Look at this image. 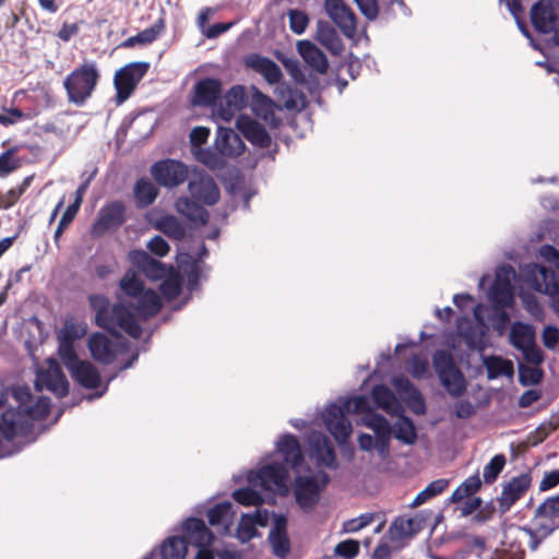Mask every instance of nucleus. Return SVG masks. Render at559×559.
I'll use <instances>...</instances> for the list:
<instances>
[{
  "mask_svg": "<svg viewBox=\"0 0 559 559\" xmlns=\"http://www.w3.org/2000/svg\"><path fill=\"white\" fill-rule=\"evenodd\" d=\"M88 304L95 312V324L111 335H119L123 331L133 338H140L142 326L136 322L135 314L143 321L155 317L163 307L158 294L148 288L136 297V302L111 305L104 295H90Z\"/></svg>",
  "mask_w": 559,
  "mask_h": 559,
  "instance_id": "f257e3e1",
  "label": "nucleus"
},
{
  "mask_svg": "<svg viewBox=\"0 0 559 559\" xmlns=\"http://www.w3.org/2000/svg\"><path fill=\"white\" fill-rule=\"evenodd\" d=\"M50 399L39 396L33 400L24 412H14L9 408L0 415V432L2 437L12 441L19 436H26L33 428L34 420L45 419L50 413Z\"/></svg>",
  "mask_w": 559,
  "mask_h": 559,
  "instance_id": "f03ea898",
  "label": "nucleus"
},
{
  "mask_svg": "<svg viewBox=\"0 0 559 559\" xmlns=\"http://www.w3.org/2000/svg\"><path fill=\"white\" fill-rule=\"evenodd\" d=\"M100 71L94 61H84L63 80L67 100L78 107L84 106L95 93Z\"/></svg>",
  "mask_w": 559,
  "mask_h": 559,
  "instance_id": "7ed1b4c3",
  "label": "nucleus"
},
{
  "mask_svg": "<svg viewBox=\"0 0 559 559\" xmlns=\"http://www.w3.org/2000/svg\"><path fill=\"white\" fill-rule=\"evenodd\" d=\"M361 424L371 429L376 438L369 433H360L357 439L359 449L366 452L376 449L379 456L385 459L390 453L392 437V426L388 419L381 414H370V416L362 417Z\"/></svg>",
  "mask_w": 559,
  "mask_h": 559,
  "instance_id": "20e7f679",
  "label": "nucleus"
},
{
  "mask_svg": "<svg viewBox=\"0 0 559 559\" xmlns=\"http://www.w3.org/2000/svg\"><path fill=\"white\" fill-rule=\"evenodd\" d=\"M432 365L441 384L453 397H461L465 394L467 384L463 372L455 365L451 353L438 349L432 355Z\"/></svg>",
  "mask_w": 559,
  "mask_h": 559,
  "instance_id": "39448f33",
  "label": "nucleus"
},
{
  "mask_svg": "<svg viewBox=\"0 0 559 559\" xmlns=\"http://www.w3.org/2000/svg\"><path fill=\"white\" fill-rule=\"evenodd\" d=\"M150 63L145 61L130 62L116 71L114 86L118 104L126 102L135 91L138 84L145 76Z\"/></svg>",
  "mask_w": 559,
  "mask_h": 559,
  "instance_id": "423d86ee",
  "label": "nucleus"
},
{
  "mask_svg": "<svg viewBox=\"0 0 559 559\" xmlns=\"http://www.w3.org/2000/svg\"><path fill=\"white\" fill-rule=\"evenodd\" d=\"M127 206L121 200L104 204L91 227L93 237H102L109 231L118 230L127 222Z\"/></svg>",
  "mask_w": 559,
  "mask_h": 559,
  "instance_id": "0eeeda50",
  "label": "nucleus"
},
{
  "mask_svg": "<svg viewBox=\"0 0 559 559\" xmlns=\"http://www.w3.org/2000/svg\"><path fill=\"white\" fill-rule=\"evenodd\" d=\"M329 475L320 471L316 476H297L294 483V493L301 508H313L320 497L321 490L329 484Z\"/></svg>",
  "mask_w": 559,
  "mask_h": 559,
  "instance_id": "6e6552de",
  "label": "nucleus"
},
{
  "mask_svg": "<svg viewBox=\"0 0 559 559\" xmlns=\"http://www.w3.org/2000/svg\"><path fill=\"white\" fill-rule=\"evenodd\" d=\"M153 178L163 187H177L188 178L187 166L176 159L156 162L151 167Z\"/></svg>",
  "mask_w": 559,
  "mask_h": 559,
  "instance_id": "1a4fd4ad",
  "label": "nucleus"
},
{
  "mask_svg": "<svg viewBox=\"0 0 559 559\" xmlns=\"http://www.w3.org/2000/svg\"><path fill=\"white\" fill-rule=\"evenodd\" d=\"M37 390L46 389L61 399L69 393V382L60 365L56 360L49 361L48 368L37 374Z\"/></svg>",
  "mask_w": 559,
  "mask_h": 559,
  "instance_id": "9d476101",
  "label": "nucleus"
},
{
  "mask_svg": "<svg viewBox=\"0 0 559 559\" xmlns=\"http://www.w3.org/2000/svg\"><path fill=\"white\" fill-rule=\"evenodd\" d=\"M324 9L341 32L353 38L357 31L356 15L343 0H325Z\"/></svg>",
  "mask_w": 559,
  "mask_h": 559,
  "instance_id": "9b49d317",
  "label": "nucleus"
},
{
  "mask_svg": "<svg viewBox=\"0 0 559 559\" xmlns=\"http://www.w3.org/2000/svg\"><path fill=\"white\" fill-rule=\"evenodd\" d=\"M531 483L532 478L530 474L524 473L512 477L506 485H503L501 496L497 500L500 513L503 514L508 512L530 489Z\"/></svg>",
  "mask_w": 559,
  "mask_h": 559,
  "instance_id": "f8f14e48",
  "label": "nucleus"
},
{
  "mask_svg": "<svg viewBox=\"0 0 559 559\" xmlns=\"http://www.w3.org/2000/svg\"><path fill=\"white\" fill-rule=\"evenodd\" d=\"M247 103L248 96L245 86L234 85L219 98L215 112L222 120L228 122L238 111L246 108Z\"/></svg>",
  "mask_w": 559,
  "mask_h": 559,
  "instance_id": "ddd939ff",
  "label": "nucleus"
},
{
  "mask_svg": "<svg viewBox=\"0 0 559 559\" xmlns=\"http://www.w3.org/2000/svg\"><path fill=\"white\" fill-rule=\"evenodd\" d=\"M345 414L344 408L336 404H331L323 413L325 427L338 443L346 442L353 431Z\"/></svg>",
  "mask_w": 559,
  "mask_h": 559,
  "instance_id": "4468645a",
  "label": "nucleus"
},
{
  "mask_svg": "<svg viewBox=\"0 0 559 559\" xmlns=\"http://www.w3.org/2000/svg\"><path fill=\"white\" fill-rule=\"evenodd\" d=\"M531 22L534 28L540 34L556 32L558 15L550 1L539 0L531 9Z\"/></svg>",
  "mask_w": 559,
  "mask_h": 559,
  "instance_id": "2eb2a0df",
  "label": "nucleus"
},
{
  "mask_svg": "<svg viewBox=\"0 0 559 559\" xmlns=\"http://www.w3.org/2000/svg\"><path fill=\"white\" fill-rule=\"evenodd\" d=\"M238 131L252 145L260 148H267L272 143L271 135L265 127L249 116L240 115L236 120Z\"/></svg>",
  "mask_w": 559,
  "mask_h": 559,
  "instance_id": "dca6fc26",
  "label": "nucleus"
},
{
  "mask_svg": "<svg viewBox=\"0 0 559 559\" xmlns=\"http://www.w3.org/2000/svg\"><path fill=\"white\" fill-rule=\"evenodd\" d=\"M222 95V82L218 79L205 78L193 86L192 104L200 107H217Z\"/></svg>",
  "mask_w": 559,
  "mask_h": 559,
  "instance_id": "f3484780",
  "label": "nucleus"
},
{
  "mask_svg": "<svg viewBox=\"0 0 559 559\" xmlns=\"http://www.w3.org/2000/svg\"><path fill=\"white\" fill-rule=\"evenodd\" d=\"M309 445L311 456L316 460L318 466L336 468V453L330 439L320 432H313L309 436Z\"/></svg>",
  "mask_w": 559,
  "mask_h": 559,
  "instance_id": "a211bd4d",
  "label": "nucleus"
},
{
  "mask_svg": "<svg viewBox=\"0 0 559 559\" xmlns=\"http://www.w3.org/2000/svg\"><path fill=\"white\" fill-rule=\"evenodd\" d=\"M392 384L413 413L417 415L425 414L424 396L408 378L403 374L396 376L393 378Z\"/></svg>",
  "mask_w": 559,
  "mask_h": 559,
  "instance_id": "6ab92c4d",
  "label": "nucleus"
},
{
  "mask_svg": "<svg viewBox=\"0 0 559 559\" xmlns=\"http://www.w3.org/2000/svg\"><path fill=\"white\" fill-rule=\"evenodd\" d=\"M188 545L212 546L214 542L213 532L199 518H189L182 525V535Z\"/></svg>",
  "mask_w": 559,
  "mask_h": 559,
  "instance_id": "aec40b11",
  "label": "nucleus"
},
{
  "mask_svg": "<svg viewBox=\"0 0 559 559\" xmlns=\"http://www.w3.org/2000/svg\"><path fill=\"white\" fill-rule=\"evenodd\" d=\"M88 350L94 360L110 365L117 356V343L111 341L104 333L96 332L87 341Z\"/></svg>",
  "mask_w": 559,
  "mask_h": 559,
  "instance_id": "412c9836",
  "label": "nucleus"
},
{
  "mask_svg": "<svg viewBox=\"0 0 559 559\" xmlns=\"http://www.w3.org/2000/svg\"><path fill=\"white\" fill-rule=\"evenodd\" d=\"M260 485L266 489H277L280 491H287L288 471L282 463H271L262 466L258 474Z\"/></svg>",
  "mask_w": 559,
  "mask_h": 559,
  "instance_id": "4be33fe9",
  "label": "nucleus"
},
{
  "mask_svg": "<svg viewBox=\"0 0 559 559\" xmlns=\"http://www.w3.org/2000/svg\"><path fill=\"white\" fill-rule=\"evenodd\" d=\"M215 146L221 155L227 157L240 156L246 148L240 135L229 128H218Z\"/></svg>",
  "mask_w": 559,
  "mask_h": 559,
  "instance_id": "5701e85b",
  "label": "nucleus"
},
{
  "mask_svg": "<svg viewBox=\"0 0 559 559\" xmlns=\"http://www.w3.org/2000/svg\"><path fill=\"white\" fill-rule=\"evenodd\" d=\"M189 191L194 200L206 205L216 204L221 197L218 186L210 176L201 177L198 180L190 181Z\"/></svg>",
  "mask_w": 559,
  "mask_h": 559,
  "instance_id": "b1692460",
  "label": "nucleus"
},
{
  "mask_svg": "<svg viewBox=\"0 0 559 559\" xmlns=\"http://www.w3.org/2000/svg\"><path fill=\"white\" fill-rule=\"evenodd\" d=\"M73 380L87 390L97 389L102 384L99 370L88 360H81L69 370Z\"/></svg>",
  "mask_w": 559,
  "mask_h": 559,
  "instance_id": "393cba45",
  "label": "nucleus"
},
{
  "mask_svg": "<svg viewBox=\"0 0 559 559\" xmlns=\"http://www.w3.org/2000/svg\"><path fill=\"white\" fill-rule=\"evenodd\" d=\"M298 52L304 61L320 74L326 73L329 61L325 53L309 40H300L297 44Z\"/></svg>",
  "mask_w": 559,
  "mask_h": 559,
  "instance_id": "a878e982",
  "label": "nucleus"
},
{
  "mask_svg": "<svg viewBox=\"0 0 559 559\" xmlns=\"http://www.w3.org/2000/svg\"><path fill=\"white\" fill-rule=\"evenodd\" d=\"M247 66L261 74L269 84H277L283 78L281 68L267 57L252 55L248 58Z\"/></svg>",
  "mask_w": 559,
  "mask_h": 559,
  "instance_id": "bb28decb",
  "label": "nucleus"
},
{
  "mask_svg": "<svg viewBox=\"0 0 559 559\" xmlns=\"http://www.w3.org/2000/svg\"><path fill=\"white\" fill-rule=\"evenodd\" d=\"M131 260L151 280L156 281L165 276L166 269L164 264L143 250L133 251Z\"/></svg>",
  "mask_w": 559,
  "mask_h": 559,
  "instance_id": "cd10ccee",
  "label": "nucleus"
},
{
  "mask_svg": "<svg viewBox=\"0 0 559 559\" xmlns=\"http://www.w3.org/2000/svg\"><path fill=\"white\" fill-rule=\"evenodd\" d=\"M277 450L283 455L284 461L293 468L304 463V454L296 436L292 433L284 435L277 442Z\"/></svg>",
  "mask_w": 559,
  "mask_h": 559,
  "instance_id": "c85d7f7f",
  "label": "nucleus"
},
{
  "mask_svg": "<svg viewBox=\"0 0 559 559\" xmlns=\"http://www.w3.org/2000/svg\"><path fill=\"white\" fill-rule=\"evenodd\" d=\"M371 396L377 407L389 415H400L403 407L395 394L384 384H377L371 390Z\"/></svg>",
  "mask_w": 559,
  "mask_h": 559,
  "instance_id": "c756f323",
  "label": "nucleus"
},
{
  "mask_svg": "<svg viewBox=\"0 0 559 559\" xmlns=\"http://www.w3.org/2000/svg\"><path fill=\"white\" fill-rule=\"evenodd\" d=\"M175 207L178 213L187 217L191 223L203 226L209 222V212L197 201L181 197L176 201Z\"/></svg>",
  "mask_w": 559,
  "mask_h": 559,
  "instance_id": "7c9ffc66",
  "label": "nucleus"
},
{
  "mask_svg": "<svg viewBox=\"0 0 559 559\" xmlns=\"http://www.w3.org/2000/svg\"><path fill=\"white\" fill-rule=\"evenodd\" d=\"M206 515L209 523L212 526H222L221 532L225 534L228 532L229 525L233 523V503L229 501L216 503L207 511Z\"/></svg>",
  "mask_w": 559,
  "mask_h": 559,
  "instance_id": "2f4dec72",
  "label": "nucleus"
},
{
  "mask_svg": "<svg viewBox=\"0 0 559 559\" xmlns=\"http://www.w3.org/2000/svg\"><path fill=\"white\" fill-rule=\"evenodd\" d=\"M317 38L334 56L342 53L344 50V44L336 29L328 22L318 23Z\"/></svg>",
  "mask_w": 559,
  "mask_h": 559,
  "instance_id": "473e14b6",
  "label": "nucleus"
},
{
  "mask_svg": "<svg viewBox=\"0 0 559 559\" xmlns=\"http://www.w3.org/2000/svg\"><path fill=\"white\" fill-rule=\"evenodd\" d=\"M420 530V523L416 519L397 516L391 523L389 534L393 540H401L416 535Z\"/></svg>",
  "mask_w": 559,
  "mask_h": 559,
  "instance_id": "72a5a7b5",
  "label": "nucleus"
},
{
  "mask_svg": "<svg viewBox=\"0 0 559 559\" xmlns=\"http://www.w3.org/2000/svg\"><path fill=\"white\" fill-rule=\"evenodd\" d=\"M133 195L138 207H146L156 200L158 189L148 178L142 177L133 187Z\"/></svg>",
  "mask_w": 559,
  "mask_h": 559,
  "instance_id": "f704fd0d",
  "label": "nucleus"
},
{
  "mask_svg": "<svg viewBox=\"0 0 559 559\" xmlns=\"http://www.w3.org/2000/svg\"><path fill=\"white\" fill-rule=\"evenodd\" d=\"M154 228L174 240H182L186 237V228L174 215H163L154 223Z\"/></svg>",
  "mask_w": 559,
  "mask_h": 559,
  "instance_id": "c9c22d12",
  "label": "nucleus"
},
{
  "mask_svg": "<svg viewBox=\"0 0 559 559\" xmlns=\"http://www.w3.org/2000/svg\"><path fill=\"white\" fill-rule=\"evenodd\" d=\"M489 298L496 306H499L500 308L510 306L513 299L510 281L507 278H500L498 276L489 289Z\"/></svg>",
  "mask_w": 559,
  "mask_h": 559,
  "instance_id": "e433bc0d",
  "label": "nucleus"
},
{
  "mask_svg": "<svg viewBox=\"0 0 559 559\" xmlns=\"http://www.w3.org/2000/svg\"><path fill=\"white\" fill-rule=\"evenodd\" d=\"M397 416L399 418L394 423L392 435L395 439L405 444H414L418 436L413 420L402 413Z\"/></svg>",
  "mask_w": 559,
  "mask_h": 559,
  "instance_id": "4c0bfd02",
  "label": "nucleus"
},
{
  "mask_svg": "<svg viewBox=\"0 0 559 559\" xmlns=\"http://www.w3.org/2000/svg\"><path fill=\"white\" fill-rule=\"evenodd\" d=\"M510 342L516 348L521 349L535 342V332L530 324L522 322L513 323L510 331Z\"/></svg>",
  "mask_w": 559,
  "mask_h": 559,
  "instance_id": "58836bf2",
  "label": "nucleus"
},
{
  "mask_svg": "<svg viewBox=\"0 0 559 559\" xmlns=\"http://www.w3.org/2000/svg\"><path fill=\"white\" fill-rule=\"evenodd\" d=\"M19 151L20 146L14 145L0 153V178H7L22 167Z\"/></svg>",
  "mask_w": 559,
  "mask_h": 559,
  "instance_id": "ea45409f",
  "label": "nucleus"
},
{
  "mask_svg": "<svg viewBox=\"0 0 559 559\" xmlns=\"http://www.w3.org/2000/svg\"><path fill=\"white\" fill-rule=\"evenodd\" d=\"M187 550L188 543L182 536H171L163 543L160 555L163 559H185Z\"/></svg>",
  "mask_w": 559,
  "mask_h": 559,
  "instance_id": "a19ab883",
  "label": "nucleus"
},
{
  "mask_svg": "<svg viewBox=\"0 0 559 559\" xmlns=\"http://www.w3.org/2000/svg\"><path fill=\"white\" fill-rule=\"evenodd\" d=\"M488 379H496L500 376H512L514 372L513 364L509 359L500 356H489L484 360Z\"/></svg>",
  "mask_w": 559,
  "mask_h": 559,
  "instance_id": "79ce46f5",
  "label": "nucleus"
},
{
  "mask_svg": "<svg viewBox=\"0 0 559 559\" xmlns=\"http://www.w3.org/2000/svg\"><path fill=\"white\" fill-rule=\"evenodd\" d=\"M481 487V480L478 473L467 477L451 495L453 503H460L465 498L473 497Z\"/></svg>",
  "mask_w": 559,
  "mask_h": 559,
  "instance_id": "37998d69",
  "label": "nucleus"
},
{
  "mask_svg": "<svg viewBox=\"0 0 559 559\" xmlns=\"http://www.w3.org/2000/svg\"><path fill=\"white\" fill-rule=\"evenodd\" d=\"M449 486L448 479H436L427 485V487L421 490L412 502L411 507H419L420 504L427 502L433 497H437L438 495L442 493L447 487Z\"/></svg>",
  "mask_w": 559,
  "mask_h": 559,
  "instance_id": "c03bdc74",
  "label": "nucleus"
},
{
  "mask_svg": "<svg viewBox=\"0 0 559 559\" xmlns=\"http://www.w3.org/2000/svg\"><path fill=\"white\" fill-rule=\"evenodd\" d=\"M283 105L286 109H302L306 106L305 94L292 86L285 85L281 87Z\"/></svg>",
  "mask_w": 559,
  "mask_h": 559,
  "instance_id": "a18cd8bd",
  "label": "nucleus"
},
{
  "mask_svg": "<svg viewBox=\"0 0 559 559\" xmlns=\"http://www.w3.org/2000/svg\"><path fill=\"white\" fill-rule=\"evenodd\" d=\"M159 290L168 301L175 300L182 290L180 275L178 273H173L164 278L159 285Z\"/></svg>",
  "mask_w": 559,
  "mask_h": 559,
  "instance_id": "49530a36",
  "label": "nucleus"
},
{
  "mask_svg": "<svg viewBox=\"0 0 559 559\" xmlns=\"http://www.w3.org/2000/svg\"><path fill=\"white\" fill-rule=\"evenodd\" d=\"M120 288L130 297H138L145 290L143 281L131 270H129L121 278Z\"/></svg>",
  "mask_w": 559,
  "mask_h": 559,
  "instance_id": "de8ad7c7",
  "label": "nucleus"
},
{
  "mask_svg": "<svg viewBox=\"0 0 559 559\" xmlns=\"http://www.w3.org/2000/svg\"><path fill=\"white\" fill-rule=\"evenodd\" d=\"M507 463V459L504 454H496L488 464L484 466V481L486 484H492L497 480L498 476L504 468V465Z\"/></svg>",
  "mask_w": 559,
  "mask_h": 559,
  "instance_id": "09e8293b",
  "label": "nucleus"
},
{
  "mask_svg": "<svg viewBox=\"0 0 559 559\" xmlns=\"http://www.w3.org/2000/svg\"><path fill=\"white\" fill-rule=\"evenodd\" d=\"M344 408L345 413L353 414H365V416H370V414H377L369 405V401L365 395H358L353 399L346 400L341 406Z\"/></svg>",
  "mask_w": 559,
  "mask_h": 559,
  "instance_id": "8fccbe9b",
  "label": "nucleus"
},
{
  "mask_svg": "<svg viewBox=\"0 0 559 559\" xmlns=\"http://www.w3.org/2000/svg\"><path fill=\"white\" fill-rule=\"evenodd\" d=\"M233 498L245 507H259L263 503L260 493L249 487L236 489L233 492Z\"/></svg>",
  "mask_w": 559,
  "mask_h": 559,
  "instance_id": "3c124183",
  "label": "nucleus"
},
{
  "mask_svg": "<svg viewBox=\"0 0 559 559\" xmlns=\"http://www.w3.org/2000/svg\"><path fill=\"white\" fill-rule=\"evenodd\" d=\"M549 519L554 520L559 518V495L547 498L539 507L536 509L534 519Z\"/></svg>",
  "mask_w": 559,
  "mask_h": 559,
  "instance_id": "603ef678",
  "label": "nucleus"
},
{
  "mask_svg": "<svg viewBox=\"0 0 559 559\" xmlns=\"http://www.w3.org/2000/svg\"><path fill=\"white\" fill-rule=\"evenodd\" d=\"M269 539L275 556L285 558L289 554L290 542L287 533H270Z\"/></svg>",
  "mask_w": 559,
  "mask_h": 559,
  "instance_id": "864d4df0",
  "label": "nucleus"
},
{
  "mask_svg": "<svg viewBox=\"0 0 559 559\" xmlns=\"http://www.w3.org/2000/svg\"><path fill=\"white\" fill-rule=\"evenodd\" d=\"M59 356L68 370L81 361L75 353L72 341L67 336H64L59 345Z\"/></svg>",
  "mask_w": 559,
  "mask_h": 559,
  "instance_id": "5fc2aeb1",
  "label": "nucleus"
},
{
  "mask_svg": "<svg viewBox=\"0 0 559 559\" xmlns=\"http://www.w3.org/2000/svg\"><path fill=\"white\" fill-rule=\"evenodd\" d=\"M165 29V20L163 17L158 19L153 25L148 28L143 29L138 33V39L140 40V45H148L156 40L158 36Z\"/></svg>",
  "mask_w": 559,
  "mask_h": 559,
  "instance_id": "6e6d98bb",
  "label": "nucleus"
},
{
  "mask_svg": "<svg viewBox=\"0 0 559 559\" xmlns=\"http://www.w3.org/2000/svg\"><path fill=\"white\" fill-rule=\"evenodd\" d=\"M288 17L289 27L293 33L300 35L306 31L309 24V17L306 12L297 9H292L288 11Z\"/></svg>",
  "mask_w": 559,
  "mask_h": 559,
  "instance_id": "4d7b16f0",
  "label": "nucleus"
},
{
  "mask_svg": "<svg viewBox=\"0 0 559 559\" xmlns=\"http://www.w3.org/2000/svg\"><path fill=\"white\" fill-rule=\"evenodd\" d=\"M79 210L80 209L76 207V205L71 204L66 209L55 230L53 239L56 242H58L59 238L70 226V224L74 221L76 214L79 213Z\"/></svg>",
  "mask_w": 559,
  "mask_h": 559,
  "instance_id": "13d9d810",
  "label": "nucleus"
},
{
  "mask_svg": "<svg viewBox=\"0 0 559 559\" xmlns=\"http://www.w3.org/2000/svg\"><path fill=\"white\" fill-rule=\"evenodd\" d=\"M335 554L344 559H354L359 554V543L355 539H346L338 543Z\"/></svg>",
  "mask_w": 559,
  "mask_h": 559,
  "instance_id": "bf43d9fd",
  "label": "nucleus"
},
{
  "mask_svg": "<svg viewBox=\"0 0 559 559\" xmlns=\"http://www.w3.org/2000/svg\"><path fill=\"white\" fill-rule=\"evenodd\" d=\"M5 114H0V124L3 127L13 126L20 121L29 119V115L23 112L16 107L4 108Z\"/></svg>",
  "mask_w": 559,
  "mask_h": 559,
  "instance_id": "052dcab7",
  "label": "nucleus"
},
{
  "mask_svg": "<svg viewBox=\"0 0 559 559\" xmlns=\"http://www.w3.org/2000/svg\"><path fill=\"white\" fill-rule=\"evenodd\" d=\"M12 395L17 402V407L13 408L14 412H24V408L33 402V395L27 386L13 388Z\"/></svg>",
  "mask_w": 559,
  "mask_h": 559,
  "instance_id": "680f3d73",
  "label": "nucleus"
},
{
  "mask_svg": "<svg viewBox=\"0 0 559 559\" xmlns=\"http://www.w3.org/2000/svg\"><path fill=\"white\" fill-rule=\"evenodd\" d=\"M360 13L369 21H374L379 15L378 0H354Z\"/></svg>",
  "mask_w": 559,
  "mask_h": 559,
  "instance_id": "e2e57ef3",
  "label": "nucleus"
},
{
  "mask_svg": "<svg viewBox=\"0 0 559 559\" xmlns=\"http://www.w3.org/2000/svg\"><path fill=\"white\" fill-rule=\"evenodd\" d=\"M374 516L376 515L373 513L361 514L360 516H358L356 519L347 521L344 524V530L349 533L357 532V531L368 526L369 524H371L374 520Z\"/></svg>",
  "mask_w": 559,
  "mask_h": 559,
  "instance_id": "0e129e2a",
  "label": "nucleus"
},
{
  "mask_svg": "<svg viewBox=\"0 0 559 559\" xmlns=\"http://www.w3.org/2000/svg\"><path fill=\"white\" fill-rule=\"evenodd\" d=\"M198 159L213 170L219 169L223 166L222 157L211 150L200 151L198 154Z\"/></svg>",
  "mask_w": 559,
  "mask_h": 559,
  "instance_id": "69168bd1",
  "label": "nucleus"
},
{
  "mask_svg": "<svg viewBox=\"0 0 559 559\" xmlns=\"http://www.w3.org/2000/svg\"><path fill=\"white\" fill-rule=\"evenodd\" d=\"M409 372L411 374L416 378V379H420L423 378L427 371H428V361L426 358H423L418 355H414L409 361Z\"/></svg>",
  "mask_w": 559,
  "mask_h": 559,
  "instance_id": "338daca9",
  "label": "nucleus"
},
{
  "mask_svg": "<svg viewBox=\"0 0 559 559\" xmlns=\"http://www.w3.org/2000/svg\"><path fill=\"white\" fill-rule=\"evenodd\" d=\"M559 428V412L552 413L547 423L539 426L536 433L539 435L538 442L544 441L549 433L556 431Z\"/></svg>",
  "mask_w": 559,
  "mask_h": 559,
  "instance_id": "774afa93",
  "label": "nucleus"
}]
</instances>
